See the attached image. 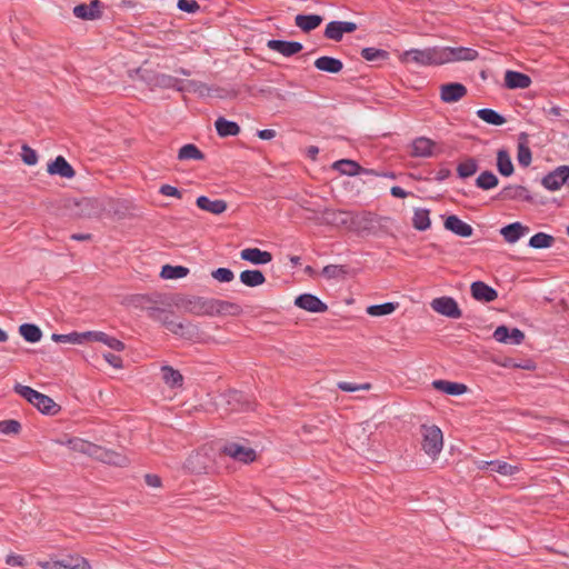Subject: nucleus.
<instances>
[{"label": "nucleus", "mask_w": 569, "mask_h": 569, "mask_svg": "<svg viewBox=\"0 0 569 569\" xmlns=\"http://www.w3.org/2000/svg\"><path fill=\"white\" fill-rule=\"evenodd\" d=\"M219 449V440L203 443L187 458L184 468L193 475L218 473L222 459Z\"/></svg>", "instance_id": "nucleus-1"}, {"label": "nucleus", "mask_w": 569, "mask_h": 569, "mask_svg": "<svg viewBox=\"0 0 569 569\" xmlns=\"http://www.w3.org/2000/svg\"><path fill=\"white\" fill-rule=\"evenodd\" d=\"M68 446L70 447V449L81 453H86L103 463L117 467H124L128 465V459L124 455L107 449L102 446L89 442L81 438L68 439Z\"/></svg>", "instance_id": "nucleus-2"}, {"label": "nucleus", "mask_w": 569, "mask_h": 569, "mask_svg": "<svg viewBox=\"0 0 569 569\" xmlns=\"http://www.w3.org/2000/svg\"><path fill=\"white\" fill-rule=\"evenodd\" d=\"M220 455L241 465H251L258 459L257 451L250 446L249 440H224L219 439Z\"/></svg>", "instance_id": "nucleus-3"}, {"label": "nucleus", "mask_w": 569, "mask_h": 569, "mask_svg": "<svg viewBox=\"0 0 569 569\" xmlns=\"http://www.w3.org/2000/svg\"><path fill=\"white\" fill-rule=\"evenodd\" d=\"M64 208L74 218H99L101 217V198L67 199Z\"/></svg>", "instance_id": "nucleus-4"}, {"label": "nucleus", "mask_w": 569, "mask_h": 569, "mask_svg": "<svg viewBox=\"0 0 569 569\" xmlns=\"http://www.w3.org/2000/svg\"><path fill=\"white\" fill-rule=\"evenodd\" d=\"M382 221L389 222V221H391V218L378 216L370 211H362L360 213L352 212V217L350 219V222H351L350 230L361 233V234L362 233L376 234L377 227L382 228V224H381Z\"/></svg>", "instance_id": "nucleus-5"}, {"label": "nucleus", "mask_w": 569, "mask_h": 569, "mask_svg": "<svg viewBox=\"0 0 569 569\" xmlns=\"http://www.w3.org/2000/svg\"><path fill=\"white\" fill-rule=\"evenodd\" d=\"M212 298L200 296L174 295L173 306L183 308L186 312L194 316H211L213 305Z\"/></svg>", "instance_id": "nucleus-6"}, {"label": "nucleus", "mask_w": 569, "mask_h": 569, "mask_svg": "<svg viewBox=\"0 0 569 569\" xmlns=\"http://www.w3.org/2000/svg\"><path fill=\"white\" fill-rule=\"evenodd\" d=\"M402 63H416L418 66H440V47H429L426 49H409L399 56Z\"/></svg>", "instance_id": "nucleus-7"}, {"label": "nucleus", "mask_w": 569, "mask_h": 569, "mask_svg": "<svg viewBox=\"0 0 569 569\" xmlns=\"http://www.w3.org/2000/svg\"><path fill=\"white\" fill-rule=\"evenodd\" d=\"M218 405L229 411H250L254 409L252 397L243 391L229 389L218 397Z\"/></svg>", "instance_id": "nucleus-8"}, {"label": "nucleus", "mask_w": 569, "mask_h": 569, "mask_svg": "<svg viewBox=\"0 0 569 569\" xmlns=\"http://www.w3.org/2000/svg\"><path fill=\"white\" fill-rule=\"evenodd\" d=\"M132 206L126 199L104 197L101 198V216L106 214L110 218L119 220L131 214Z\"/></svg>", "instance_id": "nucleus-9"}, {"label": "nucleus", "mask_w": 569, "mask_h": 569, "mask_svg": "<svg viewBox=\"0 0 569 569\" xmlns=\"http://www.w3.org/2000/svg\"><path fill=\"white\" fill-rule=\"evenodd\" d=\"M441 64L453 61H472L479 56L478 51L467 47H440Z\"/></svg>", "instance_id": "nucleus-10"}, {"label": "nucleus", "mask_w": 569, "mask_h": 569, "mask_svg": "<svg viewBox=\"0 0 569 569\" xmlns=\"http://www.w3.org/2000/svg\"><path fill=\"white\" fill-rule=\"evenodd\" d=\"M541 184L549 191H557L562 186L569 187V166L562 164L548 172L542 177Z\"/></svg>", "instance_id": "nucleus-11"}, {"label": "nucleus", "mask_w": 569, "mask_h": 569, "mask_svg": "<svg viewBox=\"0 0 569 569\" xmlns=\"http://www.w3.org/2000/svg\"><path fill=\"white\" fill-rule=\"evenodd\" d=\"M430 306L436 312L447 318L459 319L462 317V311L452 297L442 296L435 298Z\"/></svg>", "instance_id": "nucleus-12"}, {"label": "nucleus", "mask_w": 569, "mask_h": 569, "mask_svg": "<svg viewBox=\"0 0 569 569\" xmlns=\"http://www.w3.org/2000/svg\"><path fill=\"white\" fill-rule=\"evenodd\" d=\"M357 29V23L352 21H330L325 28L323 37L328 40L339 42L346 33H352Z\"/></svg>", "instance_id": "nucleus-13"}, {"label": "nucleus", "mask_w": 569, "mask_h": 569, "mask_svg": "<svg viewBox=\"0 0 569 569\" xmlns=\"http://www.w3.org/2000/svg\"><path fill=\"white\" fill-rule=\"evenodd\" d=\"M422 440L423 451L431 458H436L443 447V435L441 429H425Z\"/></svg>", "instance_id": "nucleus-14"}, {"label": "nucleus", "mask_w": 569, "mask_h": 569, "mask_svg": "<svg viewBox=\"0 0 569 569\" xmlns=\"http://www.w3.org/2000/svg\"><path fill=\"white\" fill-rule=\"evenodd\" d=\"M492 337L500 343L518 346L523 342L526 336L525 332L518 328L500 325L495 329Z\"/></svg>", "instance_id": "nucleus-15"}, {"label": "nucleus", "mask_w": 569, "mask_h": 569, "mask_svg": "<svg viewBox=\"0 0 569 569\" xmlns=\"http://www.w3.org/2000/svg\"><path fill=\"white\" fill-rule=\"evenodd\" d=\"M439 90L440 100L445 103H456L468 93L467 87L461 82L442 83Z\"/></svg>", "instance_id": "nucleus-16"}, {"label": "nucleus", "mask_w": 569, "mask_h": 569, "mask_svg": "<svg viewBox=\"0 0 569 569\" xmlns=\"http://www.w3.org/2000/svg\"><path fill=\"white\" fill-rule=\"evenodd\" d=\"M267 48L290 58L300 53L303 50V44L293 40L270 39L267 41Z\"/></svg>", "instance_id": "nucleus-17"}, {"label": "nucleus", "mask_w": 569, "mask_h": 569, "mask_svg": "<svg viewBox=\"0 0 569 569\" xmlns=\"http://www.w3.org/2000/svg\"><path fill=\"white\" fill-rule=\"evenodd\" d=\"M332 169L339 171L346 176H358V174H370L378 176V171L375 169H367L360 166L356 160L340 159L333 162Z\"/></svg>", "instance_id": "nucleus-18"}, {"label": "nucleus", "mask_w": 569, "mask_h": 569, "mask_svg": "<svg viewBox=\"0 0 569 569\" xmlns=\"http://www.w3.org/2000/svg\"><path fill=\"white\" fill-rule=\"evenodd\" d=\"M295 306L311 313H323L328 310L327 303L312 293L297 296Z\"/></svg>", "instance_id": "nucleus-19"}, {"label": "nucleus", "mask_w": 569, "mask_h": 569, "mask_svg": "<svg viewBox=\"0 0 569 569\" xmlns=\"http://www.w3.org/2000/svg\"><path fill=\"white\" fill-rule=\"evenodd\" d=\"M443 218V227L446 230L461 238H469L473 234V228L462 221L456 214L441 216Z\"/></svg>", "instance_id": "nucleus-20"}, {"label": "nucleus", "mask_w": 569, "mask_h": 569, "mask_svg": "<svg viewBox=\"0 0 569 569\" xmlns=\"http://www.w3.org/2000/svg\"><path fill=\"white\" fill-rule=\"evenodd\" d=\"M352 211L340 210V209H325L322 212V219L326 224L335 227H346L350 229Z\"/></svg>", "instance_id": "nucleus-21"}, {"label": "nucleus", "mask_w": 569, "mask_h": 569, "mask_svg": "<svg viewBox=\"0 0 569 569\" xmlns=\"http://www.w3.org/2000/svg\"><path fill=\"white\" fill-rule=\"evenodd\" d=\"M497 199L500 200H518L532 203L535 201L533 197L530 194L529 190L523 186H506L498 194Z\"/></svg>", "instance_id": "nucleus-22"}, {"label": "nucleus", "mask_w": 569, "mask_h": 569, "mask_svg": "<svg viewBox=\"0 0 569 569\" xmlns=\"http://www.w3.org/2000/svg\"><path fill=\"white\" fill-rule=\"evenodd\" d=\"M103 7L100 0H91L89 4L80 3L73 8V14L81 20H96L101 18V8Z\"/></svg>", "instance_id": "nucleus-23"}, {"label": "nucleus", "mask_w": 569, "mask_h": 569, "mask_svg": "<svg viewBox=\"0 0 569 569\" xmlns=\"http://www.w3.org/2000/svg\"><path fill=\"white\" fill-rule=\"evenodd\" d=\"M471 297L480 302H492L498 298V291L483 281H473L470 286Z\"/></svg>", "instance_id": "nucleus-24"}, {"label": "nucleus", "mask_w": 569, "mask_h": 569, "mask_svg": "<svg viewBox=\"0 0 569 569\" xmlns=\"http://www.w3.org/2000/svg\"><path fill=\"white\" fill-rule=\"evenodd\" d=\"M530 231L528 226L519 221L508 223L500 228L499 233L507 243H516Z\"/></svg>", "instance_id": "nucleus-25"}, {"label": "nucleus", "mask_w": 569, "mask_h": 569, "mask_svg": "<svg viewBox=\"0 0 569 569\" xmlns=\"http://www.w3.org/2000/svg\"><path fill=\"white\" fill-rule=\"evenodd\" d=\"M47 172L50 176H59L66 179H72L76 176V170L62 156L56 157L54 160L48 163Z\"/></svg>", "instance_id": "nucleus-26"}, {"label": "nucleus", "mask_w": 569, "mask_h": 569, "mask_svg": "<svg viewBox=\"0 0 569 569\" xmlns=\"http://www.w3.org/2000/svg\"><path fill=\"white\" fill-rule=\"evenodd\" d=\"M240 258L256 266L268 264L272 261V253L259 248H246L240 251Z\"/></svg>", "instance_id": "nucleus-27"}, {"label": "nucleus", "mask_w": 569, "mask_h": 569, "mask_svg": "<svg viewBox=\"0 0 569 569\" xmlns=\"http://www.w3.org/2000/svg\"><path fill=\"white\" fill-rule=\"evenodd\" d=\"M503 80V86L510 90L529 88L532 82L528 74L515 70H507Z\"/></svg>", "instance_id": "nucleus-28"}, {"label": "nucleus", "mask_w": 569, "mask_h": 569, "mask_svg": "<svg viewBox=\"0 0 569 569\" xmlns=\"http://www.w3.org/2000/svg\"><path fill=\"white\" fill-rule=\"evenodd\" d=\"M196 206L212 214H221L228 209V202L223 199L211 200L207 196H199L196 199Z\"/></svg>", "instance_id": "nucleus-29"}, {"label": "nucleus", "mask_w": 569, "mask_h": 569, "mask_svg": "<svg viewBox=\"0 0 569 569\" xmlns=\"http://www.w3.org/2000/svg\"><path fill=\"white\" fill-rule=\"evenodd\" d=\"M323 21V17L316 13H299L295 17L296 26L305 33L316 30Z\"/></svg>", "instance_id": "nucleus-30"}, {"label": "nucleus", "mask_w": 569, "mask_h": 569, "mask_svg": "<svg viewBox=\"0 0 569 569\" xmlns=\"http://www.w3.org/2000/svg\"><path fill=\"white\" fill-rule=\"evenodd\" d=\"M431 385L437 391L449 396H460L468 391L467 385L456 381L438 379L433 380Z\"/></svg>", "instance_id": "nucleus-31"}, {"label": "nucleus", "mask_w": 569, "mask_h": 569, "mask_svg": "<svg viewBox=\"0 0 569 569\" xmlns=\"http://www.w3.org/2000/svg\"><path fill=\"white\" fill-rule=\"evenodd\" d=\"M313 66L319 71L332 74L339 73L343 69V62L340 59L330 56H321L317 58Z\"/></svg>", "instance_id": "nucleus-32"}, {"label": "nucleus", "mask_w": 569, "mask_h": 569, "mask_svg": "<svg viewBox=\"0 0 569 569\" xmlns=\"http://www.w3.org/2000/svg\"><path fill=\"white\" fill-rule=\"evenodd\" d=\"M529 134L521 132L518 138L517 160L520 167L527 168L532 161V152L528 146Z\"/></svg>", "instance_id": "nucleus-33"}, {"label": "nucleus", "mask_w": 569, "mask_h": 569, "mask_svg": "<svg viewBox=\"0 0 569 569\" xmlns=\"http://www.w3.org/2000/svg\"><path fill=\"white\" fill-rule=\"evenodd\" d=\"M180 82V79L166 73H153L148 80V83L151 87H158L161 89H177L178 91H182V88L179 86Z\"/></svg>", "instance_id": "nucleus-34"}, {"label": "nucleus", "mask_w": 569, "mask_h": 569, "mask_svg": "<svg viewBox=\"0 0 569 569\" xmlns=\"http://www.w3.org/2000/svg\"><path fill=\"white\" fill-rule=\"evenodd\" d=\"M214 128L220 138L236 137L240 133L241 128L236 121L218 117L214 121Z\"/></svg>", "instance_id": "nucleus-35"}, {"label": "nucleus", "mask_w": 569, "mask_h": 569, "mask_svg": "<svg viewBox=\"0 0 569 569\" xmlns=\"http://www.w3.org/2000/svg\"><path fill=\"white\" fill-rule=\"evenodd\" d=\"M90 341L102 342L116 351H122L126 348V345L121 340L102 331H88V342Z\"/></svg>", "instance_id": "nucleus-36"}, {"label": "nucleus", "mask_w": 569, "mask_h": 569, "mask_svg": "<svg viewBox=\"0 0 569 569\" xmlns=\"http://www.w3.org/2000/svg\"><path fill=\"white\" fill-rule=\"evenodd\" d=\"M433 146H435V141H432L429 138H426V137L416 138L412 141L411 156L412 157H422V158L431 157L433 154V151H432Z\"/></svg>", "instance_id": "nucleus-37"}, {"label": "nucleus", "mask_w": 569, "mask_h": 569, "mask_svg": "<svg viewBox=\"0 0 569 569\" xmlns=\"http://www.w3.org/2000/svg\"><path fill=\"white\" fill-rule=\"evenodd\" d=\"M240 282L247 287L254 288L266 282L264 273L259 269H247L240 272Z\"/></svg>", "instance_id": "nucleus-38"}, {"label": "nucleus", "mask_w": 569, "mask_h": 569, "mask_svg": "<svg viewBox=\"0 0 569 569\" xmlns=\"http://www.w3.org/2000/svg\"><path fill=\"white\" fill-rule=\"evenodd\" d=\"M32 406L36 407L39 412L50 416L58 413L61 409V407L56 403L53 399L44 393H40Z\"/></svg>", "instance_id": "nucleus-39"}, {"label": "nucleus", "mask_w": 569, "mask_h": 569, "mask_svg": "<svg viewBox=\"0 0 569 569\" xmlns=\"http://www.w3.org/2000/svg\"><path fill=\"white\" fill-rule=\"evenodd\" d=\"M212 302H214L213 305H211L212 316H220L227 313L237 316L241 312V308L237 303L216 298H212Z\"/></svg>", "instance_id": "nucleus-40"}, {"label": "nucleus", "mask_w": 569, "mask_h": 569, "mask_svg": "<svg viewBox=\"0 0 569 569\" xmlns=\"http://www.w3.org/2000/svg\"><path fill=\"white\" fill-rule=\"evenodd\" d=\"M497 170L502 177H510L515 167L507 149H499L497 152Z\"/></svg>", "instance_id": "nucleus-41"}, {"label": "nucleus", "mask_w": 569, "mask_h": 569, "mask_svg": "<svg viewBox=\"0 0 569 569\" xmlns=\"http://www.w3.org/2000/svg\"><path fill=\"white\" fill-rule=\"evenodd\" d=\"M161 375L163 382L171 388H178L183 385L181 372L169 365L161 367Z\"/></svg>", "instance_id": "nucleus-42"}, {"label": "nucleus", "mask_w": 569, "mask_h": 569, "mask_svg": "<svg viewBox=\"0 0 569 569\" xmlns=\"http://www.w3.org/2000/svg\"><path fill=\"white\" fill-rule=\"evenodd\" d=\"M143 310L146 311L148 318L161 323L162 327H164L167 322L173 320L172 317L174 312L172 310L160 307H143Z\"/></svg>", "instance_id": "nucleus-43"}, {"label": "nucleus", "mask_w": 569, "mask_h": 569, "mask_svg": "<svg viewBox=\"0 0 569 569\" xmlns=\"http://www.w3.org/2000/svg\"><path fill=\"white\" fill-rule=\"evenodd\" d=\"M412 227L417 231H426L431 227L430 210L426 208H416L412 217Z\"/></svg>", "instance_id": "nucleus-44"}, {"label": "nucleus", "mask_w": 569, "mask_h": 569, "mask_svg": "<svg viewBox=\"0 0 569 569\" xmlns=\"http://www.w3.org/2000/svg\"><path fill=\"white\" fill-rule=\"evenodd\" d=\"M178 159L180 161H203L206 159V154L194 143H186L179 149Z\"/></svg>", "instance_id": "nucleus-45"}, {"label": "nucleus", "mask_w": 569, "mask_h": 569, "mask_svg": "<svg viewBox=\"0 0 569 569\" xmlns=\"http://www.w3.org/2000/svg\"><path fill=\"white\" fill-rule=\"evenodd\" d=\"M477 117L481 119L483 122L491 124V126H502L507 122V119L505 116L500 114L493 109L490 108H482L477 110L476 112Z\"/></svg>", "instance_id": "nucleus-46"}, {"label": "nucleus", "mask_w": 569, "mask_h": 569, "mask_svg": "<svg viewBox=\"0 0 569 569\" xmlns=\"http://www.w3.org/2000/svg\"><path fill=\"white\" fill-rule=\"evenodd\" d=\"M51 339L56 342L82 345V343L88 342V331H84V332L72 331L67 335L53 333L51 336Z\"/></svg>", "instance_id": "nucleus-47"}, {"label": "nucleus", "mask_w": 569, "mask_h": 569, "mask_svg": "<svg viewBox=\"0 0 569 569\" xmlns=\"http://www.w3.org/2000/svg\"><path fill=\"white\" fill-rule=\"evenodd\" d=\"M19 333L27 342L31 343H36L42 338L41 329L37 325L29 322L20 325Z\"/></svg>", "instance_id": "nucleus-48"}, {"label": "nucleus", "mask_w": 569, "mask_h": 569, "mask_svg": "<svg viewBox=\"0 0 569 569\" xmlns=\"http://www.w3.org/2000/svg\"><path fill=\"white\" fill-rule=\"evenodd\" d=\"M141 301L148 303V307H157V305H162L167 307L173 306L174 295L167 293H153V295H143L141 296Z\"/></svg>", "instance_id": "nucleus-49"}, {"label": "nucleus", "mask_w": 569, "mask_h": 569, "mask_svg": "<svg viewBox=\"0 0 569 569\" xmlns=\"http://www.w3.org/2000/svg\"><path fill=\"white\" fill-rule=\"evenodd\" d=\"M62 569H92L88 560L81 556L68 555L60 559Z\"/></svg>", "instance_id": "nucleus-50"}, {"label": "nucleus", "mask_w": 569, "mask_h": 569, "mask_svg": "<svg viewBox=\"0 0 569 569\" xmlns=\"http://www.w3.org/2000/svg\"><path fill=\"white\" fill-rule=\"evenodd\" d=\"M475 182L477 188L490 190L499 184V179L491 170H485L477 177Z\"/></svg>", "instance_id": "nucleus-51"}, {"label": "nucleus", "mask_w": 569, "mask_h": 569, "mask_svg": "<svg viewBox=\"0 0 569 569\" xmlns=\"http://www.w3.org/2000/svg\"><path fill=\"white\" fill-rule=\"evenodd\" d=\"M555 241L553 236L546 232H537L529 239L528 246L533 249H548L553 246Z\"/></svg>", "instance_id": "nucleus-52"}, {"label": "nucleus", "mask_w": 569, "mask_h": 569, "mask_svg": "<svg viewBox=\"0 0 569 569\" xmlns=\"http://www.w3.org/2000/svg\"><path fill=\"white\" fill-rule=\"evenodd\" d=\"M478 169V161L472 157H468L465 161L458 164L457 174L460 179H467L472 177Z\"/></svg>", "instance_id": "nucleus-53"}, {"label": "nucleus", "mask_w": 569, "mask_h": 569, "mask_svg": "<svg viewBox=\"0 0 569 569\" xmlns=\"http://www.w3.org/2000/svg\"><path fill=\"white\" fill-rule=\"evenodd\" d=\"M361 57L369 62H380L389 59L390 53L387 50L367 47L360 52Z\"/></svg>", "instance_id": "nucleus-54"}, {"label": "nucleus", "mask_w": 569, "mask_h": 569, "mask_svg": "<svg viewBox=\"0 0 569 569\" xmlns=\"http://www.w3.org/2000/svg\"><path fill=\"white\" fill-rule=\"evenodd\" d=\"M399 307L398 302H385L380 305H371L367 307L366 311L371 317H381L391 315Z\"/></svg>", "instance_id": "nucleus-55"}, {"label": "nucleus", "mask_w": 569, "mask_h": 569, "mask_svg": "<svg viewBox=\"0 0 569 569\" xmlns=\"http://www.w3.org/2000/svg\"><path fill=\"white\" fill-rule=\"evenodd\" d=\"M189 274V269L183 266L164 264L161 268L160 277L162 279H180Z\"/></svg>", "instance_id": "nucleus-56"}, {"label": "nucleus", "mask_w": 569, "mask_h": 569, "mask_svg": "<svg viewBox=\"0 0 569 569\" xmlns=\"http://www.w3.org/2000/svg\"><path fill=\"white\" fill-rule=\"evenodd\" d=\"M349 270L343 264H327L323 267L321 274L327 279H345Z\"/></svg>", "instance_id": "nucleus-57"}, {"label": "nucleus", "mask_w": 569, "mask_h": 569, "mask_svg": "<svg viewBox=\"0 0 569 569\" xmlns=\"http://www.w3.org/2000/svg\"><path fill=\"white\" fill-rule=\"evenodd\" d=\"M487 465L491 471L500 473L502 476H513L519 471V468L517 466H512L506 461L491 460L490 463Z\"/></svg>", "instance_id": "nucleus-58"}, {"label": "nucleus", "mask_w": 569, "mask_h": 569, "mask_svg": "<svg viewBox=\"0 0 569 569\" xmlns=\"http://www.w3.org/2000/svg\"><path fill=\"white\" fill-rule=\"evenodd\" d=\"M13 391L18 393L20 397L26 399L29 403H33L38 396L41 393L29 386H23L21 383H16L13 387Z\"/></svg>", "instance_id": "nucleus-59"}, {"label": "nucleus", "mask_w": 569, "mask_h": 569, "mask_svg": "<svg viewBox=\"0 0 569 569\" xmlns=\"http://www.w3.org/2000/svg\"><path fill=\"white\" fill-rule=\"evenodd\" d=\"M203 332L200 327L191 321L188 322L186 331L181 332V338L188 341L198 342L202 339Z\"/></svg>", "instance_id": "nucleus-60"}, {"label": "nucleus", "mask_w": 569, "mask_h": 569, "mask_svg": "<svg viewBox=\"0 0 569 569\" xmlns=\"http://www.w3.org/2000/svg\"><path fill=\"white\" fill-rule=\"evenodd\" d=\"M211 277L221 283H227L234 279V273L229 268L220 267L211 271Z\"/></svg>", "instance_id": "nucleus-61"}, {"label": "nucleus", "mask_w": 569, "mask_h": 569, "mask_svg": "<svg viewBox=\"0 0 569 569\" xmlns=\"http://www.w3.org/2000/svg\"><path fill=\"white\" fill-rule=\"evenodd\" d=\"M21 159L27 166H34L38 162V153L24 143L21 148Z\"/></svg>", "instance_id": "nucleus-62"}, {"label": "nucleus", "mask_w": 569, "mask_h": 569, "mask_svg": "<svg viewBox=\"0 0 569 569\" xmlns=\"http://www.w3.org/2000/svg\"><path fill=\"white\" fill-rule=\"evenodd\" d=\"M177 7L187 13H196L200 9V4L196 0H178Z\"/></svg>", "instance_id": "nucleus-63"}, {"label": "nucleus", "mask_w": 569, "mask_h": 569, "mask_svg": "<svg viewBox=\"0 0 569 569\" xmlns=\"http://www.w3.org/2000/svg\"><path fill=\"white\" fill-rule=\"evenodd\" d=\"M159 193L166 197H174L179 199L182 197V192L171 184H162L159 189Z\"/></svg>", "instance_id": "nucleus-64"}]
</instances>
